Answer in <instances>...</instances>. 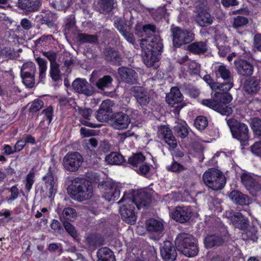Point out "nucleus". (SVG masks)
Here are the masks:
<instances>
[{
  "instance_id": "f257e3e1",
  "label": "nucleus",
  "mask_w": 261,
  "mask_h": 261,
  "mask_svg": "<svg viewBox=\"0 0 261 261\" xmlns=\"http://www.w3.org/2000/svg\"><path fill=\"white\" fill-rule=\"evenodd\" d=\"M203 80L213 90H219L224 93L218 94L215 97L211 99H203L202 103L213 110L217 111L222 115H229L232 113L231 107L227 105L232 100L231 96L227 92L232 88L231 82L219 84L214 82L210 75H205Z\"/></svg>"
},
{
  "instance_id": "f03ea898",
  "label": "nucleus",
  "mask_w": 261,
  "mask_h": 261,
  "mask_svg": "<svg viewBox=\"0 0 261 261\" xmlns=\"http://www.w3.org/2000/svg\"><path fill=\"white\" fill-rule=\"evenodd\" d=\"M130 194H124L118 203H124L120 208L122 220L128 224L135 223L137 218L135 206L138 210L148 205L151 199L150 195L145 192L137 193L133 198Z\"/></svg>"
},
{
  "instance_id": "7ed1b4c3",
  "label": "nucleus",
  "mask_w": 261,
  "mask_h": 261,
  "mask_svg": "<svg viewBox=\"0 0 261 261\" xmlns=\"http://www.w3.org/2000/svg\"><path fill=\"white\" fill-rule=\"evenodd\" d=\"M68 192L73 199L82 201L92 197L93 190L89 181L81 179L75 180L68 187Z\"/></svg>"
},
{
  "instance_id": "20e7f679",
  "label": "nucleus",
  "mask_w": 261,
  "mask_h": 261,
  "mask_svg": "<svg viewBox=\"0 0 261 261\" xmlns=\"http://www.w3.org/2000/svg\"><path fill=\"white\" fill-rule=\"evenodd\" d=\"M177 250L185 256L190 257L196 255L198 252L194 238L190 234H179L175 241Z\"/></svg>"
},
{
  "instance_id": "39448f33",
  "label": "nucleus",
  "mask_w": 261,
  "mask_h": 261,
  "mask_svg": "<svg viewBox=\"0 0 261 261\" xmlns=\"http://www.w3.org/2000/svg\"><path fill=\"white\" fill-rule=\"evenodd\" d=\"M202 179L205 185L215 191L222 189L226 183V179L222 172L215 168L207 170L203 173Z\"/></svg>"
},
{
  "instance_id": "423d86ee",
  "label": "nucleus",
  "mask_w": 261,
  "mask_h": 261,
  "mask_svg": "<svg viewBox=\"0 0 261 261\" xmlns=\"http://www.w3.org/2000/svg\"><path fill=\"white\" fill-rule=\"evenodd\" d=\"M227 123L230 129L232 137L239 141L241 145H247L249 140V130L248 126L235 119L227 120Z\"/></svg>"
},
{
  "instance_id": "0eeeda50",
  "label": "nucleus",
  "mask_w": 261,
  "mask_h": 261,
  "mask_svg": "<svg viewBox=\"0 0 261 261\" xmlns=\"http://www.w3.org/2000/svg\"><path fill=\"white\" fill-rule=\"evenodd\" d=\"M171 32L173 36V43L176 47H180L188 44L194 39V34L190 31L181 29L178 27L172 28Z\"/></svg>"
},
{
  "instance_id": "6e6552de",
  "label": "nucleus",
  "mask_w": 261,
  "mask_h": 261,
  "mask_svg": "<svg viewBox=\"0 0 261 261\" xmlns=\"http://www.w3.org/2000/svg\"><path fill=\"white\" fill-rule=\"evenodd\" d=\"M140 46L142 49V58L144 63L148 67L156 68L159 61V54L146 46V40H141Z\"/></svg>"
},
{
  "instance_id": "1a4fd4ad",
  "label": "nucleus",
  "mask_w": 261,
  "mask_h": 261,
  "mask_svg": "<svg viewBox=\"0 0 261 261\" xmlns=\"http://www.w3.org/2000/svg\"><path fill=\"white\" fill-rule=\"evenodd\" d=\"M83 162L81 155L77 152L68 153L63 158V165L65 169L70 172L78 170Z\"/></svg>"
},
{
  "instance_id": "9d476101",
  "label": "nucleus",
  "mask_w": 261,
  "mask_h": 261,
  "mask_svg": "<svg viewBox=\"0 0 261 261\" xmlns=\"http://www.w3.org/2000/svg\"><path fill=\"white\" fill-rule=\"evenodd\" d=\"M102 197L107 201L117 200L120 195V186L112 181H107L102 186Z\"/></svg>"
},
{
  "instance_id": "9b49d317",
  "label": "nucleus",
  "mask_w": 261,
  "mask_h": 261,
  "mask_svg": "<svg viewBox=\"0 0 261 261\" xmlns=\"http://www.w3.org/2000/svg\"><path fill=\"white\" fill-rule=\"evenodd\" d=\"M130 123V118L128 114L122 112L114 113L111 118L112 126L116 129H126Z\"/></svg>"
},
{
  "instance_id": "f8f14e48",
  "label": "nucleus",
  "mask_w": 261,
  "mask_h": 261,
  "mask_svg": "<svg viewBox=\"0 0 261 261\" xmlns=\"http://www.w3.org/2000/svg\"><path fill=\"white\" fill-rule=\"evenodd\" d=\"M45 182L46 193L49 197L55 195L57 192V179L51 171V168H49L47 174L43 177Z\"/></svg>"
},
{
  "instance_id": "ddd939ff",
  "label": "nucleus",
  "mask_w": 261,
  "mask_h": 261,
  "mask_svg": "<svg viewBox=\"0 0 261 261\" xmlns=\"http://www.w3.org/2000/svg\"><path fill=\"white\" fill-rule=\"evenodd\" d=\"M114 24L118 31L123 37L129 42L134 44L135 39L134 35L130 32V27L121 18H117L114 21Z\"/></svg>"
},
{
  "instance_id": "4468645a",
  "label": "nucleus",
  "mask_w": 261,
  "mask_h": 261,
  "mask_svg": "<svg viewBox=\"0 0 261 261\" xmlns=\"http://www.w3.org/2000/svg\"><path fill=\"white\" fill-rule=\"evenodd\" d=\"M130 91L140 106H146L149 102L150 98L148 93L143 87L135 86L130 89Z\"/></svg>"
},
{
  "instance_id": "2eb2a0df",
  "label": "nucleus",
  "mask_w": 261,
  "mask_h": 261,
  "mask_svg": "<svg viewBox=\"0 0 261 261\" xmlns=\"http://www.w3.org/2000/svg\"><path fill=\"white\" fill-rule=\"evenodd\" d=\"M172 218L177 222L183 223L191 217V210L187 206H177L171 214Z\"/></svg>"
},
{
  "instance_id": "dca6fc26",
  "label": "nucleus",
  "mask_w": 261,
  "mask_h": 261,
  "mask_svg": "<svg viewBox=\"0 0 261 261\" xmlns=\"http://www.w3.org/2000/svg\"><path fill=\"white\" fill-rule=\"evenodd\" d=\"M72 86L74 90L79 93H83L86 95H91L93 89L91 86L84 79L77 78L72 83Z\"/></svg>"
},
{
  "instance_id": "f3484780",
  "label": "nucleus",
  "mask_w": 261,
  "mask_h": 261,
  "mask_svg": "<svg viewBox=\"0 0 261 261\" xmlns=\"http://www.w3.org/2000/svg\"><path fill=\"white\" fill-rule=\"evenodd\" d=\"M226 214L228 215V217L230 218L231 223L235 227L242 230L246 229L249 220L242 214L240 212H227Z\"/></svg>"
},
{
  "instance_id": "a211bd4d",
  "label": "nucleus",
  "mask_w": 261,
  "mask_h": 261,
  "mask_svg": "<svg viewBox=\"0 0 261 261\" xmlns=\"http://www.w3.org/2000/svg\"><path fill=\"white\" fill-rule=\"evenodd\" d=\"M161 255L165 261H173L176 257L174 246L170 241H165L161 248Z\"/></svg>"
},
{
  "instance_id": "6ab92c4d",
  "label": "nucleus",
  "mask_w": 261,
  "mask_h": 261,
  "mask_svg": "<svg viewBox=\"0 0 261 261\" xmlns=\"http://www.w3.org/2000/svg\"><path fill=\"white\" fill-rule=\"evenodd\" d=\"M118 72L123 81L132 84L137 82L138 75L134 70L122 67L118 69Z\"/></svg>"
},
{
  "instance_id": "aec40b11",
  "label": "nucleus",
  "mask_w": 261,
  "mask_h": 261,
  "mask_svg": "<svg viewBox=\"0 0 261 261\" xmlns=\"http://www.w3.org/2000/svg\"><path fill=\"white\" fill-rule=\"evenodd\" d=\"M234 65L238 73L240 75L249 76L253 73V65L245 60H237L234 61Z\"/></svg>"
},
{
  "instance_id": "412c9836",
  "label": "nucleus",
  "mask_w": 261,
  "mask_h": 261,
  "mask_svg": "<svg viewBox=\"0 0 261 261\" xmlns=\"http://www.w3.org/2000/svg\"><path fill=\"white\" fill-rule=\"evenodd\" d=\"M159 136L164 139L165 142L172 148H175L177 146V142L173 136L171 130L169 128L166 126H162L160 128L159 132Z\"/></svg>"
},
{
  "instance_id": "4be33fe9",
  "label": "nucleus",
  "mask_w": 261,
  "mask_h": 261,
  "mask_svg": "<svg viewBox=\"0 0 261 261\" xmlns=\"http://www.w3.org/2000/svg\"><path fill=\"white\" fill-rule=\"evenodd\" d=\"M110 101L109 100H106L101 103L100 109L97 111L96 115V118L98 121L105 122L109 119L108 113L110 111Z\"/></svg>"
},
{
  "instance_id": "5701e85b",
  "label": "nucleus",
  "mask_w": 261,
  "mask_h": 261,
  "mask_svg": "<svg viewBox=\"0 0 261 261\" xmlns=\"http://www.w3.org/2000/svg\"><path fill=\"white\" fill-rule=\"evenodd\" d=\"M40 5L39 0H18L17 3L19 8L29 12L37 10Z\"/></svg>"
},
{
  "instance_id": "b1692460",
  "label": "nucleus",
  "mask_w": 261,
  "mask_h": 261,
  "mask_svg": "<svg viewBox=\"0 0 261 261\" xmlns=\"http://www.w3.org/2000/svg\"><path fill=\"white\" fill-rule=\"evenodd\" d=\"M229 198L233 202L240 205H247L250 202L248 196L239 191H231L229 195Z\"/></svg>"
},
{
  "instance_id": "393cba45",
  "label": "nucleus",
  "mask_w": 261,
  "mask_h": 261,
  "mask_svg": "<svg viewBox=\"0 0 261 261\" xmlns=\"http://www.w3.org/2000/svg\"><path fill=\"white\" fill-rule=\"evenodd\" d=\"M215 73L217 77H220L224 80L227 81L226 83L231 82L232 86H233L232 74L229 69L225 65L221 64L216 67Z\"/></svg>"
},
{
  "instance_id": "a878e982",
  "label": "nucleus",
  "mask_w": 261,
  "mask_h": 261,
  "mask_svg": "<svg viewBox=\"0 0 261 261\" xmlns=\"http://www.w3.org/2000/svg\"><path fill=\"white\" fill-rule=\"evenodd\" d=\"M196 21L199 26L203 27L211 24L213 19L210 14L205 10L199 11L196 16Z\"/></svg>"
},
{
  "instance_id": "bb28decb",
  "label": "nucleus",
  "mask_w": 261,
  "mask_h": 261,
  "mask_svg": "<svg viewBox=\"0 0 261 261\" xmlns=\"http://www.w3.org/2000/svg\"><path fill=\"white\" fill-rule=\"evenodd\" d=\"M147 231L151 232H161L164 230V224L161 220L149 219L145 223Z\"/></svg>"
},
{
  "instance_id": "cd10ccee",
  "label": "nucleus",
  "mask_w": 261,
  "mask_h": 261,
  "mask_svg": "<svg viewBox=\"0 0 261 261\" xmlns=\"http://www.w3.org/2000/svg\"><path fill=\"white\" fill-rule=\"evenodd\" d=\"M182 100L183 96L177 87L172 88L170 93L166 96V101L169 105H174Z\"/></svg>"
},
{
  "instance_id": "c85d7f7f",
  "label": "nucleus",
  "mask_w": 261,
  "mask_h": 261,
  "mask_svg": "<svg viewBox=\"0 0 261 261\" xmlns=\"http://www.w3.org/2000/svg\"><path fill=\"white\" fill-rule=\"evenodd\" d=\"M215 39L219 55L221 57H225L229 51L228 47L225 44L226 39L225 36L222 35L220 36H216Z\"/></svg>"
},
{
  "instance_id": "c756f323",
  "label": "nucleus",
  "mask_w": 261,
  "mask_h": 261,
  "mask_svg": "<svg viewBox=\"0 0 261 261\" xmlns=\"http://www.w3.org/2000/svg\"><path fill=\"white\" fill-rule=\"evenodd\" d=\"M106 162L110 165L122 164L124 162V157L120 154L113 152H111L105 158Z\"/></svg>"
},
{
  "instance_id": "7c9ffc66",
  "label": "nucleus",
  "mask_w": 261,
  "mask_h": 261,
  "mask_svg": "<svg viewBox=\"0 0 261 261\" xmlns=\"http://www.w3.org/2000/svg\"><path fill=\"white\" fill-rule=\"evenodd\" d=\"M146 46L149 47L153 51L159 54L162 51L163 44L161 38L155 36L153 37L149 43L146 40Z\"/></svg>"
},
{
  "instance_id": "2f4dec72",
  "label": "nucleus",
  "mask_w": 261,
  "mask_h": 261,
  "mask_svg": "<svg viewBox=\"0 0 261 261\" xmlns=\"http://www.w3.org/2000/svg\"><path fill=\"white\" fill-rule=\"evenodd\" d=\"M188 48L189 50L194 54H203L207 50L206 44L203 42H194L190 44Z\"/></svg>"
},
{
  "instance_id": "473e14b6",
  "label": "nucleus",
  "mask_w": 261,
  "mask_h": 261,
  "mask_svg": "<svg viewBox=\"0 0 261 261\" xmlns=\"http://www.w3.org/2000/svg\"><path fill=\"white\" fill-rule=\"evenodd\" d=\"M223 242L221 238L215 236L210 235L205 237L204 243L206 248H212L220 245Z\"/></svg>"
},
{
  "instance_id": "72a5a7b5",
  "label": "nucleus",
  "mask_w": 261,
  "mask_h": 261,
  "mask_svg": "<svg viewBox=\"0 0 261 261\" xmlns=\"http://www.w3.org/2000/svg\"><path fill=\"white\" fill-rule=\"evenodd\" d=\"M259 88L258 82L254 79L247 80L244 85V90L249 94L256 92Z\"/></svg>"
},
{
  "instance_id": "f704fd0d",
  "label": "nucleus",
  "mask_w": 261,
  "mask_h": 261,
  "mask_svg": "<svg viewBox=\"0 0 261 261\" xmlns=\"http://www.w3.org/2000/svg\"><path fill=\"white\" fill-rule=\"evenodd\" d=\"M175 133L180 137L185 138L189 133L187 124L185 122H176L174 126Z\"/></svg>"
},
{
  "instance_id": "c9c22d12",
  "label": "nucleus",
  "mask_w": 261,
  "mask_h": 261,
  "mask_svg": "<svg viewBox=\"0 0 261 261\" xmlns=\"http://www.w3.org/2000/svg\"><path fill=\"white\" fill-rule=\"evenodd\" d=\"M36 71L35 64L31 61L24 63L21 67L20 75H35Z\"/></svg>"
},
{
  "instance_id": "e433bc0d",
  "label": "nucleus",
  "mask_w": 261,
  "mask_h": 261,
  "mask_svg": "<svg viewBox=\"0 0 261 261\" xmlns=\"http://www.w3.org/2000/svg\"><path fill=\"white\" fill-rule=\"evenodd\" d=\"M104 54L106 60L113 63H117L120 60V57L118 52L112 48L106 49Z\"/></svg>"
},
{
  "instance_id": "4c0bfd02",
  "label": "nucleus",
  "mask_w": 261,
  "mask_h": 261,
  "mask_svg": "<svg viewBox=\"0 0 261 261\" xmlns=\"http://www.w3.org/2000/svg\"><path fill=\"white\" fill-rule=\"evenodd\" d=\"M36 61L39 66V74L40 81L44 79L46 76V72L47 70V62L44 59L38 57L36 59Z\"/></svg>"
},
{
  "instance_id": "58836bf2",
  "label": "nucleus",
  "mask_w": 261,
  "mask_h": 261,
  "mask_svg": "<svg viewBox=\"0 0 261 261\" xmlns=\"http://www.w3.org/2000/svg\"><path fill=\"white\" fill-rule=\"evenodd\" d=\"M77 217V213L75 209L71 207L65 208L62 212V218L64 221H72Z\"/></svg>"
},
{
  "instance_id": "ea45409f",
  "label": "nucleus",
  "mask_w": 261,
  "mask_h": 261,
  "mask_svg": "<svg viewBox=\"0 0 261 261\" xmlns=\"http://www.w3.org/2000/svg\"><path fill=\"white\" fill-rule=\"evenodd\" d=\"M98 259H115L113 252L107 247H103L99 249L97 252Z\"/></svg>"
},
{
  "instance_id": "a19ab883",
  "label": "nucleus",
  "mask_w": 261,
  "mask_h": 261,
  "mask_svg": "<svg viewBox=\"0 0 261 261\" xmlns=\"http://www.w3.org/2000/svg\"><path fill=\"white\" fill-rule=\"evenodd\" d=\"M112 80V78L110 75H105L98 80L96 83V86L99 89L103 90L111 85Z\"/></svg>"
},
{
  "instance_id": "79ce46f5",
  "label": "nucleus",
  "mask_w": 261,
  "mask_h": 261,
  "mask_svg": "<svg viewBox=\"0 0 261 261\" xmlns=\"http://www.w3.org/2000/svg\"><path fill=\"white\" fill-rule=\"evenodd\" d=\"M145 160V157L141 153L134 154L128 159V163L133 167L140 166Z\"/></svg>"
},
{
  "instance_id": "37998d69",
  "label": "nucleus",
  "mask_w": 261,
  "mask_h": 261,
  "mask_svg": "<svg viewBox=\"0 0 261 261\" xmlns=\"http://www.w3.org/2000/svg\"><path fill=\"white\" fill-rule=\"evenodd\" d=\"M78 40L82 43H93L97 42V37L96 35L82 33L79 34Z\"/></svg>"
},
{
  "instance_id": "c03bdc74",
  "label": "nucleus",
  "mask_w": 261,
  "mask_h": 261,
  "mask_svg": "<svg viewBox=\"0 0 261 261\" xmlns=\"http://www.w3.org/2000/svg\"><path fill=\"white\" fill-rule=\"evenodd\" d=\"M251 127L255 136L261 137V119L255 117L251 120Z\"/></svg>"
},
{
  "instance_id": "a18cd8bd",
  "label": "nucleus",
  "mask_w": 261,
  "mask_h": 261,
  "mask_svg": "<svg viewBox=\"0 0 261 261\" xmlns=\"http://www.w3.org/2000/svg\"><path fill=\"white\" fill-rule=\"evenodd\" d=\"M246 234L248 239L253 241L257 239V231L256 228L254 225H247V227L245 230H242Z\"/></svg>"
},
{
  "instance_id": "49530a36",
  "label": "nucleus",
  "mask_w": 261,
  "mask_h": 261,
  "mask_svg": "<svg viewBox=\"0 0 261 261\" xmlns=\"http://www.w3.org/2000/svg\"><path fill=\"white\" fill-rule=\"evenodd\" d=\"M49 74L54 81L56 82L61 79V77L58 64L50 65Z\"/></svg>"
},
{
  "instance_id": "de8ad7c7",
  "label": "nucleus",
  "mask_w": 261,
  "mask_h": 261,
  "mask_svg": "<svg viewBox=\"0 0 261 261\" xmlns=\"http://www.w3.org/2000/svg\"><path fill=\"white\" fill-rule=\"evenodd\" d=\"M75 112H77L83 118L89 119L92 113V110L90 108H82L78 106L74 107Z\"/></svg>"
},
{
  "instance_id": "09e8293b",
  "label": "nucleus",
  "mask_w": 261,
  "mask_h": 261,
  "mask_svg": "<svg viewBox=\"0 0 261 261\" xmlns=\"http://www.w3.org/2000/svg\"><path fill=\"white\" fill-rule=\"evenodd\" d=\"M248 22L249 21L247 18L241 16H238L233 18L232 26L234 29H239L244 27Z\"/></svg>"
},
{
  "instance_id": "8fccbe9b",
  "label": "nucleus",
  "mask_w": 261,
  "mask_h": 261,
  "mask_svg": "<svg viewBox=\"0 0 261 261\" xmlns=\"http://www.w3.org/2000/svg\"><path fill=\"white\" fill-rule=\"evenodd\" d=\"M194 125L198 130L204 129L208 125L206 117L202 116H198L195 120Z\"/></svg>"
},
{
  "instance_id": "3c124183",
  "label": "nucleus",
  "mask_w": 261,
  "mask_h": 261,
  "mask_svg": "<svg viewBox=\"0 0 261 261\" xmlns=\"http://www.w3.org/2000/svg\"><path fill=\"white\" fill-rule=\"evenodd\" d=\"M242 182L246 187L247 189L250 188L253 184L255 183L256 180L250 174L244 173L241 176Z\"/></svg>"
},
{
  "instance_id": "603ef678",
  "label": "nucleus",
  "mask_w": 261,
  "mask_h": 261,
  "mask_svg": "<svg viewBox=\"0 0 261 261\" xmlns=\"http://www.w3.org/2000/svg\"><path fill=\"white\" fill-rule=\"evenodd\" d=\"M24 85L28 88H32L35 85V75H20Z\"/></svg>"
},
{
  "instance_id": "864d4df0",
  "label": "nucleus",
  "mask_w": 261,
  "mask_h": 261,
  "mask_svg": "<svg viewBox=\"0 0 261 261\" xmlns=\"http://www.w3.org/2000/svg\"><path fill=\"white\" fill-rule=\"evenodd\" d=\"M167 169L169 171L178 173L185 171L186 168L182 165L173 161L170 165L167 167Z\"/></svg>"
},
{
  "instance_id": "5fc2aeb1",
  "label": "nucleus",
  "mask_w": 261,
  "mask_h": 261,
  "mask_svg": "<svg viewBox=\"0 0 261 261\" xmlns=\"http://www.w3.org/2000/svg\"><path fill=\"white\" fill-rule=\"evenodd\" d=\"M152 16L156 20H159L162 18L165 17L167 12L164 7H160L156 10H153L152 12Z\"/></svg>"
},
{
  "instance_id": "6e6d98bb",
  "label": "nucleus",
  "mask_w": 261,
  "mask_h": 261,
  "mask_svg": "<svg viewBox=\"0 0 261 261\" xmlns=\"http://www.w3.org/2000/svg\"><path fill=\"white\" fill-rule=\"evenodd\" d=\"M53 5L58 10H63L69 6V0H53Z\"/></svg>"
},
{
  "instance_id": "4d7b16f0",
  "label": "nucleus",
  "mask_w": 261,
  "mask_h": 261,
  "mask_svg": "<svg viewBox=\"0 0 261 261\" xmlns=\"http://www.w3.org/2000/svg\"><path fill=\"white\" fill-rule=\"evenodd\" d=\"M44 106V102L40 99H35L34 100L29 108L30 111L32 113H35L39 111Z\"/></svg>"
},
{
  "instance_id": "13d9d810",
  "label": "nucleus",
  "mask_w": 261,
  "mask_h": 261,
  "mask_svg": "<svg viewBox=\"0 0 261 261\" xmlns=\"http://www.w3.org/2000/svg\"><path fill=\"white\" fill-rule=\"evenodd\" d=\"M35 181V174L33 172H30L26 177L25 187L28 192L32 189V186Z\"/></svg>"
},
{
  "instance_id": "bf43d9fd",
  "label": "nucleus",
  "mask_w": 261,
  "mask_h": 261,
  "mask_svg": "<svg viewBox=\"0 0 261 261\" xmlns=\"http://www.w3.org/2000/svg\"><path fill=\"white\" fill-rule=\"evenodd\" d=\"M247 190L249 191L250 194L253 196L261 195V186L256 181Z\"/></svg>"
},
{
  "instance_id": "052dcab7",
  "label": "nucleus",
  "mask_w": 261,
  "mask_h": 261,
  "mask_svg": "<svg viewBox=\"0 0 261 261\" xmlns=\"http://www.w3.org/2000/svg\"><path fill=\"white\" fill-rule=\"evenodd\" d=\"M53 38L51 35H44L35 41L36 45H44L50 42Z\"/></svg>"
},
{
  "instance_id": "680f3d73",
  "label": "nucleus",
  "mask_w": 261,
  "mask_h": 261,
  "mask_svg": "<svg viewBox=\"0 0 261 261\" xmlns=\"http://www.w3.org/2000/svg\"><path fill=\"white\" fill-rule=\"evenodd\" d=\"M114 3L115 0H98V3L100 7L107 11L113 8Z\"/></svg>"
},
{
  "instance_id": "e2e57ef3",
  "label": "nucleus",
  "mask_w": 261,
  "mask_h": 261,
  "mask_svg": "<svg viewBox=\"0 0 261 261\" xmlns=\"http://www.w3.org/2000/svg\"><path fill=\"white\" fill-rule=\"evenodd\" d=\"M43 55L48 59L50 62V65L57 64L56 62L57 55L55 52L44 51Z\"/></svg>"
},
{
  "instance_id": "0e129e2a",
  "label": "nucleus",
  "mask_w": 261,
  "mask_h": 261,
  "mask_svg": "<svg viewBox=\"0 0 261 261\" xmlns=\"http://www.w3.org/2000/svg\"><path fill=\"white\" fill-rule=\"evenodd\" d=\"M13 50L10 47H5L0 49V56H3L6 59H10L13 57Z\"/></svg>"
},
{
  "instance_id": "69168bd1",
  "label": "nucleus",
  "mask_w": 261,
  "mask_h": 261,
  "mask_svg": "<svg viewBox=\"0 0 261 261\" xmlns=\"http://www.w3.org/2000/svg\"><path fill=\"white\" fill-rule=\"evenodd\" d=\"M143 31L147 34L150 33H155L158 32V29L155 25L152 24H147L143 25L142 28Z\"/></svg>"
},
{
  "instance_id": "338daca9",
  "label": "nucleus",
  "mask_w": 261,
  "mask_h": 261,
  "mask_svg": "<svg viewBox=\"0 0 261 261\" xmlns=\"http://www.w3.org/2000/svg\"><path fill=\"white\" fill-rule=\"evenodd\" d=\"M50 227L57 232L61 233L63 230L60 222L55 219L53 220Z\"/></svg>"
},
{
  "instance_id": "774afa93",
  "label": "nucleus",
  "mask_w": 261,
  "mask_h": 261,
  "mask_svg": "<svg viewBox=\"0 0 261 261\" xmlns=\"http://www.w3.org/2000/svg\"><path fill=\"white\" fill-rule=\"evenodd\" d=\"M252 152L257 155H261V141L255 143L251 146Z\"/></svg>"
}]
</instances>
